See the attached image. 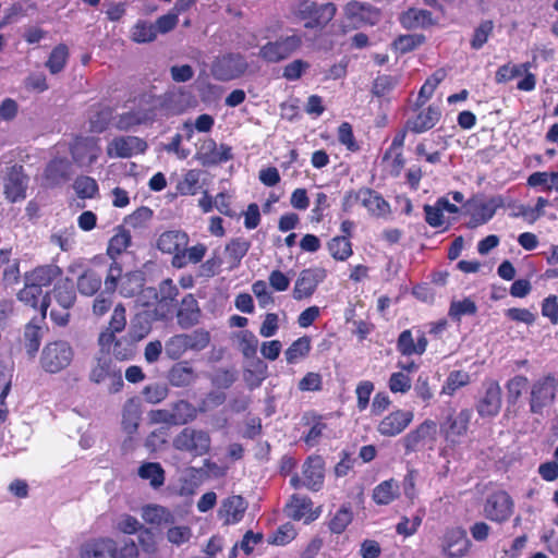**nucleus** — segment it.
<instances>
[{"mask_svg": "<svg viewBox=\"0 0 558 558\" xmlns=\"http://www.w3.org/2000/svg\"><path fill=\"white\" fill-rule=\"evenodd\" d=\"M189 234L183 230L163 231L157 239L156 247L163 254L171 255V266L177 269L185 268L189 264H199L207 253L204 243L187 247Z\"/></svg>", "mask_w": 558, "mask_h": 558, "instance_id": "f257e3e1", "label": "nucleus"}, {"mask_svg": "<svg viewBox=\"0 0 558 558\" xmlns=\"http://www.w3.org/2000/svg\"><path fill=\"white\" fill-rule=\"evenodd\" d=\"M179 288L171 278L161 280L157 288L146 287L138 299L141 306L153 307V317L157 320H167L174 315L179 301Z\"/></svg>", "mask_w": 558, "mask_h": 558, "instance_id": "f03ea898", "label": "nucleus"}, {"mask_svg": "<svg viewBox=\"0 0 558 558\" xmlns=\"http://www.w3.org/2000/svg\"><path fill=\"white\" fill-rule=\"evenodd\" d=\"M146 282L145 274L141 270H130L123 274L119 262H111L104 279L106 292L113 294L117 290L123 298L142 296Z\"/></svg>", "mask_w": 558, "mask_h": 558, "instance_id": "7ed1b4c3", "label": "nucleus"}, {"mask_svg": "<svg viewBox=\"0 0 558 558\" xmlns=\"http://www.w3.org/2000/svg\"><path fill=\"white\" fill-rule=\"evenodd\" d=\"M172 446L180 452H185L193 458H197L209 453L211 438L207 430L184 427L174 436Z\"/></svg>", "mask_w": 558, "mask_h": 558, "instance_id": "20e7f679", "label": "nucleus"}, {"mask_svg": "<svg viewBox=\"0 0 558 558\" xmlns=\"http://www.w3.org/2000/svg\"><path fill=\"white\" fill-rule=\"evenodd\" d=\"M74 351L65 340L49 341L43 348L40 366L49 374H57L65 369L73 361Z\"/></svg>", "mask_w": 558, "mask_h": 558, "instance_id": "39448f33", "label": "nucleus"}, {"mask_svg": "<svg viewBox=\"0 0 558 558\" xmlns=\"http://www.w3.org/2000/svg\"><path fill=\"white\" fill-rule=\"evenodd\" d=\"M337 7L332 2L318 4L311 0H302L294 11L299 20L305 21V28H324L336 15Z\"/></svg>", "mask_w": 558, "mask_h": 558, "instance_id": "423d86ee", "label": "nucleus"}, {"mask_svg": "<svg viewBox=\"0 0 558 558\" xmlns=\"http://www.w3.org/2000/svg\"><path fill=\"white\" fill-rule=\"evenodd\" d=\"M303 44L299 34L280 36L276 40L264 44L258 51V57L266 63H279L295 53Z\"/></svg>", "mask_w": 558, "mask_h": 558, "instance_id": "0eeeda50", "label": "nucleus"}, {"mask_svg": "<svg viewBox=\"0 0 558 558\" xmlns=\"http://www.w3.org/2000/svg\"><path fill=\"white\" fill-rule=\"evenodd\" d=\"M437 439V423L430 418L424 420L415 428L401 438L404 454L421 450L433 449Z\"/></svg>", "mask_w": 558, "mask_h": 558, "instance_id": "6e6552de", "label": "nucleus"}, {"mask_svg": "<svg viewBox=\"0 0 558 558\" xmlns=\"http://www.w3.org/2000/svg\"><path fill=\"white\" fill-rule=\"evenodd\" d=\"M558 396V378L547 375L536 380L531 390V411L542 414L544 408L550 405Z\"/></svg>", "mask_w": 558, "mask_h": 558, "instance_id": "1a4fd4ad", "label": "nucleus"}, {"mask_svg": "<svg viewBox=\"0 0 558 558\" xmlns=\"http://www.w3.org/2000/svg\"><path fill=\"white\" fill-rule=\"evenodd\" d=\"M247 62L241 53H226L218 57L211 68L216 80L226 82L242 76L247 70Z\"/></svg>", "mask_w": 558, "mask_h": 558, "instance_id": "9d476101", "label": "nucleus"}, {"mask_svg": "<svg viewBox=\"0 0 558 558\" xmlns=\"http://www.w3.org/2000/svg\"><path fill=\"white\" fill-rule=\"evenodd\" d=\"M232 147L228 144L218 145L211 137L203 140L196 150L197 160L205 167L218 166L233 159Z\"/></svg>", "mask_w": 558, "mask_h": 558, "instance_id": "9b49d317", "label": "nucleus"}, {"mask_svg": "<svg viewBox=\"0 0 558 558\" xmlns=\"http://www.w3.org/2000/svg\"><path fill=\"white\" fill-rule=\"evenodd\" d=\"M327 277V271L320 267H311L303 269L295 282L292 290V298L295 301L308 300L316 292L317 287Z\"/></svg>", "mask_w": 558, "mask_h": 558, "instance_id": "f8f14e48", "label": "nucleus"}, {"mask_svg": "<svg viewBox=\"0 0 558 558\" xmlns=\"http://www.w3.org/2000/svg\"><path fill=\"white\" fill-rule=\"evenodd\" d=\"M413 420V411L395 409L380 418L376 425V430L383 437H397L411 425Z\"/></svg>", "mask_w": 558, "mask_h": 558, "instance_id": "ddd939ff", "label": "nucleus"}, {"mask_svg": "<svg viewBox=\"0 0 558 558\" xmlns=\"http://www.w3.org/2000/svg\"><path fill=\"white\" fill-rule=\"evenodd\" d=\"M343 11L345 19L351 22L354 28L364 25L374 26L378 24L381 19L380 10L367 2L356 0L349 1Z\"/></svg>", "mask_w": 558, "mask_h": 558, "instance_id": "4468645a", "label": "nucleus"}, {"mask_svg": "<svg viewBox=\"0 0 558 558\" xmlns=\"http://www.w3.org/2000/svg\"><path fill=\"white\" fill-rule=\"evenodd\" d=\"M472 411L463 409L459 413L450 414L440 424V434L445 441L451 446L460 442V438L466 435Z\"/></svg>", "mask_w": 558, "mask_h": 558, "instance_id": "2eb2a0df", "label": "nucleus"}, {"mask_svg": "<svg viewBox=\"0 0 558 558\" xmlns=\"http://www.w3.org/2000/svg\"><path fill=\"white\" fill-rule=\"evenodd\" d=\"M49 330L47 320L33 316L23 327L21 342L29 359H34L40 348L45 333Z\"/></svg>", "mask_w": 558, "mask_h": 558, "instance_id": "dca6fc26", "label": "nucleus"}, {"mask_svg": "<svg viewBox=\"0 0 558 558\" xmlns=\"http://www.w3.org/2000/svg\"><path fill=\"white\" fill-rule=\"evenodd\" d=\"M147 143L137 136H117L107 146V154L114 158H130L134 155L144 154Z\"/></svg>", "mask_w": 558, "mask_h": 558, "instance_id": "f3484780", "label": "nucleus"}, {"mask_svg": "<svg viewBox=\"0 0 558 558\" xmlns=\"http://www.w3.org/2000/svg\"><path fill=\"white\" fill-rule=\"evenodd\" d=\"M303 485L311 492H319L325 482V461L319 454L306 458L302 468Z\"/></svg>", "mask_w": 558, "mask_h": 558, "instance_id": "a211bd4d", "label": "nucleus"}, {"mask_svg": "<svg viewBox=\"0 0 558 558\" xmlns=\"http://www.w3.org/2000/svg\"><path fill=\"white\" fill-rule=\"evenodd\" d=\"M428 340L424 331L417 329L416 337L412 329H405L400 332L397 339V351L402 356L423 355L427 349Z\"/></svg>", "mask_w": 558, "mask_h": 558, "instance_id": "6ab92c4d", "label": "nucleus"}, {"mask_svg": "<svg viewBox=\"0 0 558 558\" xmlns=\"http://www.w3.org/2000/svg\"><path fill=\"white\" fill-rule=\"evenodd\" d=\"M441 111L436 106H428L418 110L409 118L405 128L413 133L420 134L432 130L440 120Z\"/></svg>", "mask_w": 558, "mask_h": 558, "instance_id": "aec40b11", "label": "nucleus"}, {"mask_svg": "<svg viewBox=\"0 0 558 558\" xmlns=\"http://www.w3.org/2000/svg\"><path fill=\"white\" fill-rule=\"evenodd\" d=\"M284 511L287 515L294 521L304 519L305 522H312L319 515V512L313 510L312 499L307 496H302L299 494H293L290 497L289 502L286 505Z\"/></svg>", "mask_w": 558, "mask_h": 558, "instance_id": "412c9836", "label": "nucleus"}, {"mask_svg": "<svg viewBox=\"0 0 558 558\" xmlns=\"http://www.w3.org/2000/svg\"><path fill=\"white\" fill-rule=\"evenodd\" d=\"M27 177L23 172V167L14 165L10 168L5 182L4 194L10 202L24 199L26 196Z\"/></svg>", "mask_w": 558, "mask_h": 558, "instance_id": "4be33fe9", "label": "nucleus"}, {"mask_svg": "<svg viewBox=\"0 0 558 558\" xmlns=\"http://www.w3.org/2000/svg\"><path fill=\"white\" fill-rule=\"evenodd\" d=\"M178 324L182 328H190L198 323L201 310L194 294L187 293L179 302L174 312Z\"/></svg>", "mask_w": 558, "mask_h": 558, "instance_id": "5701e85b", "label": "nucleus"}, {"mask_svg": "<svg viewBox=\"0 0 558 558\" xmlns=\"http://www.w3.org/2000/svg\"><path fill=\"white\" fill-rule=\"evenodd\" d=\"M464 215L470 217L468 225L472 228L484 225L488 220V202L484 194H476L462 206Z\"/></svg>", "mask_w": 558, "mask_h": 558, "instance_id": "b1692460", "label": "nucleus"}, {"mask_svg": "<svg viewBox=\"0 0 558 558\" xmlns=\"http://www.w3.org/2000/svg\"><path fill=\"white\" fill-rule=\"evenodd\" d=\"M445 550L449 557H462L470 547V541L462 527L448 529L445 536Z\"/></svg>", "mask_w": 558, "mask_h": 558, "instance_id": "393cba45", "label": "nucleus"}, {"mask_svg": "<svg viewBox=\"0 0 558 558\" xmlns=\"http://www.w3.org/2000/svg\"><path fill=\"white\" fill-rule=\"evenodd\" d=\"M247 504L240 495L227 497L219 509V517L225 520L226 524H234L240 522L245 513Z\"/></svg>", "mask_w": 558, "mask_h": 558, "instance_id": "a878e982", "label": "nucleus"}, {"mask_svg": "<svg viewBox=\"0 0 558 558\" xmlns=\"http://www.w3.org/2000/svg\"><path fill=\"white\" fill-rule=\"evenodd\" d=\"M361 205L375 217H386L391 213L389 203L377 191L362 186Z\"/></svg>", "mask_w": 558, "mask_h": 558, "instance_id": "bb28decb", "label": "nucleus"}, {"mask_svg": "<svg viewBox=\"0 0 558 558\" xmlns=\"http://www.w3.org/2000/svg\"><path fill=\"white\" fill-rule=\"evenodd\" d=\"M61 276L62 269L59 266L48 264L37 266L31 271H26L24 279H27V282H32L43 289L49 287L56 279Z\"/></svg>", "mask_w": 558, "mask_h": 558, "instance_id": "cd10ccee", "label": "nucleus"}, {"mask_svg": "<svg viewBox=\"0 0 558 558\" xmlns=\"http://www.w3.org/2000/svg\"><path fill=\"white\" fill-rule=\"evenodd\" d=\"M53 300L65 311L74 306L76 302V289L70 278L58 280L51 290Z\"/></svg>", "mask_w": 558, "mask_h": 558, "instance_id": "c85d7f7f", "label": "nucleus"}, {"mask_svg": "<svg viewBox=\"0 0 558 558\" xmlns=\"http://www.w3.org/2000/svg\"><path fill=\"white\" fill-rule=\"evenodd\" d=\"M399 21L405 29L426 28L436 24L430 11L415 8H410L403 12Z\"/></svg>", "mask_w": 558, "mask_h": 558, "instance_id": "c756f323", "label": "nucleus"}, {"mask_svg": "<svg viewBox=\"0 0 558 558\" xmlns=\"http://www.w3.org/2000/svg\"><path fill=\"white\" fill-rule=\"evenodd\" d=\"M117 543L109 537H100L86 542L81 548L82 558H106L114 553Z\"/></svg>", "mask_w": 558, "mask_h": 558, "instance_id": "7c9ffc66", "label": "nucleus"}, {"mask_svg": "<svg viewBox=\"0 0 558 558\" xmlns=\"http://www.w3.org/2000/svg\"><path fill=\"white\" fill-rule=\"evenodd\" d=\"M44 177L48 186L61 185L70 178V163L65 159H52L47 165Z\"/></svg>", "mask_w": 558, "mask_h": 558, "instance_id": "2f4dec72", "label": "nucleus"}, {"mask_svg": "<svg viewBox=\"0 0 558 558\" xmlns=\"http://www.w3.org/2000/svg\"><path fill=\"white\" fill-rule=\"evenodd\" d=\"M400 496V485L395 478L380 482L373 489L372 499L378 506H387Z\"/></svg>", "mask_w": 558, "mask_h": 558, "instance_id": "473e14b6", "label": "nucleus"}, {"mask_svg": "<svg viewBox=\"0 0 558 558\" xmlns=\"http://www.w3.org/2000/svg\"><path fill=\"white\" fill-rule=\"evenodd\" d=\"M513 502L505 492H496L490 496V520L502 522L512 513Z\"/></svg>", "mask_w": 558, "mask_h": 558, "instance_id": "72a5a7b5", "label": "nucleus"}, {"mask_svg": "<svg viewBox=\"0 0 558 558\" xmlns=\"http://www.w3.org/2000/svg\"><path fill=\"white\" fill-rule=\"evenodd\" d=\"M172 426L186 425L196 420L198 410L187 400H178L170 404Z\"/></svg>", "mask_w": 558, "mask_h": 558, "instance_id": "f704fd0d", "label": "nucleus"}, {"mask_svg": "<svg viewBox=\"0 0 558 558\" xmlns=\"http://www.w3.org/2000/svg\"><path fill=\"white\" fill-rule=\"evenodd\" d=\"M101 283V275L93 268H87L77 277L76 288L82 295L94 296L100 291Z\"/></svg>", "mask_w": 558, "mask_h": 558, "instance_id": "c9c22d12", "label": "nucleus"}, {"mask_svg": "<svg viewBox=\"0 0 558 558\" xmlns=\"http://www.w3.org/2000/svg\"><path fill=\"white\" fill-rule=\"evenodd\" d=\"M197 378L195 371L187 362L174 364L168 374L169 383L173 387H187Z\"/></svg>", "mask_w": 558, "mask_h": 558, "instance_id": "e433bc0d", "label": "nucleus"}, {"mask_svg": "<svg viewBox=\"0 0 558 558\" xmlns=\"http://www.w3.org/2000/svg\"><path fill=\"white\" fill-rule=\"evenodd\" d=\"M132 244V236L130 230L120 226L114 235L109 240L107 246V255L112 262H118V257L122 255Z\"/></svg>", "mask_w": 558, "mask_h": 558, "instance_id": "4c0bfd02", "label": "nucleus"}, {"mask_svg": "<svg viewBox=\"0 0 558 558\" xmlns=\"http://www.w3.org/2000/svg\"><path fill=\"white\" fill-rule=\"evenodd\" d=\"M153 119L149 110H131L119 114L114 126L119 131H129L135 126L147 123Z\"/></svg>", "mask_w": 558, "mask_h": 558, "instance_id": "58836bf2", "label": "nucleus"}, {"mask_svg": "<svg viewBox=\"0 0 558 558\" xmlns=\"http://www.w3.org/2000/svg\"><path fill=\"white\" fill-rule=\"evenodd\" d=\"M251 248V242L243 236L231 239L226 245V257L230 264V268H235L240 265L242 258L247 254Z\"/></svg>", "mask_w": 558, "mask_h": 558, "instance_id": "ea45409f", "label": "nucleus"}, {"mask_svg": "<svg viewBox=\"0 0 558 558\" xmlns=\"http://www.w3.org/2000/svg\"><path fill=\"white\" fill-rule=\"evenodd\" d=\"M69 58V47L65 44L61 43L53 47V49L48 56V59L45 62V66L48 69L50 74H59L65 69Z\"/></svg>", "mask_w": 558, "mask_h": 558, "instance_id": "a19ab883", "label": "nucleus"}, {"mask_svg": "<svg viewBox=\"0 0 558 558\" xmlns=\"http://www.w3.org/2000/svg\"><path fill=\"white\" fill-rule=\"evenodd\" d=\"M113 120V109L109 106H98L89 117V132H105Z\"/></svg>", "mask_w": 558, "mask_h": 558, "instance_id": "79ce46f5", "label": "nucleus"}, {"mask_svg": "<svg viewBox=\"0 0 558 558\" xmlns=\"http://www.w3.org/2000/svg\"><path fill=\"white\" fill-rule=\"evenodd\" d=\"M426 41L423 34H403L395 38L391 49L399 54H405L414 51Z\"/></svg>", "mask_w": 558, "mask_h": 558, "instance_id": "37998d69", "label": "nucleus"}, {"mask_svg": "<svg viewBox=\"0 0 558 558\" xmlns=\"http://www.w3.org/2000/svg\"><path fill=\"white\" fill-rule=\"evenodd\" d=\"M311 338L303 336L294 340L286 350L284 356L288 364H295L305 359L311 352Z\"/></svg>", "mask_w": 558, "mask_h": 558, "instance_id": "c03bdc74", "label": "nucleus"}, {"mask_svg": "<svg viewBox=\"0 0 558 558\" xmlns=\"http://www.w3.org/2000/svg\"><path fill=\"white\" fill-rule=\"evenodd\" d=\"M138 475L149 481L153 488L157 489L165 484V470L158 462H145L138 468Z\"/></svg>", "mask_w": 558, "mask_h": 558, "instance_id": "a18cd8bd", "label": "nucleus"}, {"mask_svg": "<svg viewBox=\"0 0 558 558\" xmlns=\"http://www.w3.org/2000/svg\"><path fill=\"white\" fill-rule=\"evenodd\" d=\"M331 257L339 262L347 260L353 254L352 243L348 236H333L327 243Z\"/></svg>", "mask_w": 558, "mask_h": 558, "instance_id": "49530a36", "label": "nucleus"}, {"mask_svg": "<svg viewBox=\"0 0 558 558\" xmlns=\"http://www.w3.org/2000/svg\"><path fill=\"white\" fill-rule=\"evenodd\" d=\"M142 515L147 523L155 525H162L173 521L171 512L159 505L145 506Z\"/></svg>", "mask_w": 558, "mask_h": 558, "instance_id": "de8ad7c7", "label": "nucleus"}, {"mask_svg": "<svg viewBox=\"0 0 558 558\" xmlns=\"http://www.w3.org/2000/svg\"><path fill=\"white\" fill-rule=\"evenodd\" d=\"M307 424L311 425V428L303 436V440L308 447H314L318 445L324 432L327 429V424L324 422L323 415L316 413H312Z\"/></svg>", "mask_w": 558, "mask_h": 558, "instance_id": "09e8293b", "label": "nucleus"}, {"mask_svg": "<svg viewBox=\"0 0 558 558\" xmlns=\"http://www.w3.org/2000/svg\"><path fill=\"white\" fill-rule=\"evenodd\" d=\"M136 354V342L128 335L114 341L112 355L116 360L124 362L133 360Z\"/></svg>", "mask_w": 558, "mask_h": 558, "instance_id": "8fccbe9b", "label": "nucleus"}, {"mask_svg": "<svg viewBox=\"0 0 558 558\" xmlns=\"http://www.w3.org/2000/svg\"><path fill=\"white\" fill-rule=\"evenodd\" d=\"M477 306L470 298L460 301H452L449 306L448 315L452 320L460 322L462 316H474Z\"/></svg>", "mask_w": 558, "mask_h": 558, "instance_id": "3c124183", "label": "nucleus"}, {"mask_svg": "<svg viewBox=\"0 0 558 558\" xmlns=\"http://www.w3.org/2000/svg\"><path fill=\"white\" fill-rule=\"evenodd\" d=\"M157 29L154 23L137 21L132 28L131 38L138 44L154 41L157 37Z\"/></svg>", "mask_w": 558, "mask_h": 558, "instance_id": "603ef678", "label": "nucleus"}, {"mask_svg": "<svg viewBox=\"0 0 558 558\" xmlns=\"http://www.w3.org/2000/svg\"><path fill=\"white\" fill-rule=\"evenodd\" d=\"M424 515L425 510L418 509L412 519L405 515L401 517L400 521L396 525V532L404 537L414 535L421 526Z\"/></svg>", "mask_w": 558, "mask_h": 558, "instance_id": "864d4df0", "label": "nucleus"}, {"mask_svg": "<svg viewBox=\"0 0 558 558\" xmlns=\"http://www.w3.org/2000/svg\"><path fill=\"white\" fill-rule=\"evenodd\" d=\"M41 294V288L24 279V287L17 292L16 298L26 306L37 310Z\"/></svg>", "mask_w": 558, "mask_h": 558, "instance_id": "5fc2aeb1", "label": "nucleus"}, {"mask_svg": "<svg viewBox=\"0 0 558 558\" xmlns=\"http://www.w3.org/2000/svg\"><path fill=\"white\" fill-rule=\"evenodd\" d=\"M73 187L80 198H94L98 192L97 181L88 175H81L74 181Z\"/></svg>", "mask_w": 558, "mask_h": 558, "instance_id": "6e6d98bb", "label": "nucleus"}, {"mask_svg": "<svg viewBox=\"0 0 558 558\" xmlns=\"http://www.w3.org/2000/svg\"><path fill=\"white\" fill-rule=\"evenodd\" d=\"M353 513L347 506H341L330 519L328 526L335 534H341L352 522Z\"/></svg>", "mask_w": 558, "mask_h": 558, "instance_id": "4d7b16f0", "label": "nucleus"}, {"mask_svg": "<svg viewBox=\"0 0 558 558\" xmlns=\"http://www.w3.org/2000/svg\"><path fill=\"white\" fill-rule=\"evenodd\" d=\"M239 350L246 359H254L257 354L258 339L251 330H242L238 335Z\"/></svg>", "mask_w": 558, "mask_h": 558, "instance_id": "13d9d810", "label": "nucleus"}, {"mask_svg": "<svg viewBox=\"0 0 558 558\" xmlns=\"http://www.w3.org/2000/svg\"><path fill=\"white\" fill-rule=\"evenodd\" d=\"M199 190V171L189 170L177 184V192L180 195H195Z\"/></svg>", "mask_w": 558, "mask_h": 558, "instance_id": "bf43d9fd", "label": "nucleus"}, {"mask_svg": "<svg viewBox=\"0 0 558 558\" xmlns=\"http://www.w3.org/2000/svg\"><path fill=\"white\" fill-rule=\"evenodd\" d=\"M470 381V375L464 371H452L444 386L441 392L448 396H453L454 392L460 389L461 387H464Z\"/></svg>", "mask_w": 558, "mask_h": 558, "instance_id": "052dcab7", "label": "nucleus"}, {"mask_svg": "<svg viewBox=\"0 0 558 558\" xmlns=\"http://www.w3.org/2000/svg\"><path fill=\"white\" fill-rule=\"evenodd\" d=\"M183 336L189 351H202L210 342V333L203 328L195 329L190 333H183Z\"/></svg>", "mask_w": 558, "mask_h": 558, "instance_id": "680f3d73", "label": "nucleus"}, {"mask_svg": "<svg viewBox=\"0 0 558 558\" xmlns=\"http://www.w3.org/2000/svg\"><path fill=\"white\" fill-rule=\"evenodd\" d=\"M150 329L148 319L138 314L132 319L126 335L137 343L150 332Z\"/></svg>", "mask_w": 558, "mask_h": 558, "instance_id": "e2e57ef3", "label": "nucleus"}, {"mask_svg": "<svg viewBox=\"0 0 558 558\" xmlns=\"http://www.w3.org/2000/svg\"><path fill=\"white\" fill-rule=\"evenodd\" d=\"M375 385L371 380H361L355 388L356 408L360 412L365 411L369 405L371 396Z\"/></svg>", "mask_w": 558, "mask_h": 558, "instance_id": "0e129e2a", "label": "nucleus"}, {"mask_svg": "<svg viewBox=\"0 0 558 558\" xmlns=\"http://www.w3.org/2000/svg\"><path fill=\"white\" fill-rule=\"evenodd\" d=\"M166 354L171 360H179L189 351L183 333L172 336L165 345Z\"/></svg>", "mask_w": 558, "mask_h": 558, "instance_id": "69168bd1", "label": "nucleus"}, {"mask_svg": "<svg viewBox=\"0 0 558 558\" xmlns=\"http://www.w3.org/2000/svg\"><path fill=\"white\" fill-rule=\"evenodd\" d=\"M337 136L339 143L345 146L349 151L356 153L360 150V145L355 140L352 125L349 122L344 121L339 125Z\"/></svg>", "mask_w": 558, "mask_h": 558, "instance_id": "338daca9", "label": "nucleus"}, {"mask_svg": "<svg viewBox=\"0 0 558 558\" xmlns=\"http://www.w3.org/2000/svg\"><path fill=\"white\" fill-rule=\"evenodd\" d=\"M412 386L411 378L403 372H395L388 380V388L392 393H407Z\"/></svg>", "mask_w": 558, "mask_h": 558, "instance_id": "774afa93", "label": "nucleus"}]
</instances>
